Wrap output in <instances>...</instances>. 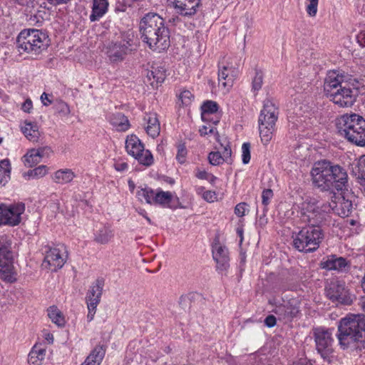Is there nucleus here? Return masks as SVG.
<instances>
[{"label": "nucleus", "instance_id": "nucleus-1", "mask_svg": "<svg viewBox=\"0 0 365 365\" xmlns=\"http://www.w3.org/2000/svg\"><path fill=\"white\" fill-rule=\"evenodd\" d=\"M139 31L142 41L153 51H164L170 46V31L164 19L156 13H148L140 20Z\"/></svg>", "mask_w": 365, "mask_h": 365}, {"label": "nucleus", "instance_id": "nucleus-2", "mask_svg": "<svg viewBox=\"0 0 365 365\" xmlns=\"http://www.w3.org/2000/svg\"><path fill=\"white\" fill-rule=\"evenodd\" d=\"M311 174L313 184L322 191L342 190L348 182L346 171L339 165L327 160L315 163Z\"/></svg>", "mask_w": 365, "mask_h": 365}, {"label": "nucleus", "instance_id": "nucleus-3", "mask_svg": "<svg viewBox=\"0 0 365 365\" xmlns=\"http://www.w3.org/2000/svg\"><path fill=\"white\" fill-rule=\"evenodd\" d=\"M361 307L365 311V297L361 299ZM336 336L343 349H361V344L365 341V317L351 315L342 318L338 324Z\"/></svg>", "mask_w": 365, "mask_h": 365}, {"label": "nucleus", "instance_id": "nucleus-4", "mask_svg": "<svg viewBox=\"0 0 365 365\" xmlns=\"http://www.w3.org/2000/svg\"><path fill=\"white\" fill-rule=\"evenodd\" d=\"M336 127L341 136L349 142L365 147V118L356 113H345L337 119Z\"/></svg>", "mask_w": 365, "mask_h": 365}, {"label": "nucleus", "instance_id": "nucleus-5", "mask_svg": "<svg viewBox=\"0 0 365 365\" xmlns=\"http://www.w3.org/2000/svg\"><path fill=\"white\" fill-rule=\"evenodd\" d=\"M49 41L48 36L39 30L24 29L18 35L16 46L21 54L26 53L37 56L47 49Z\"/></svg>", "mask_w": 365, "mask_h": 365}, {"label": "nucleus", "instance_id": "nucleus-6", "mask_svg": "<svg viewBox=\"0 0 365 365\" xmlns=\"http://www.w3.org/2000/svg\"><path fill=\"white\" fill-rule=\"evenodd\" d=\"M278 115L279 110L275 103L270 99H266L258 119L259 135L264 145L272 138Z\"/></svg>", "mask_w": 365, "mask_h": 365}, {"label": "nucleus", "instance_id": "nucleus-7", "mask_svg": "<svg viewBox=\"0 0 365 365\" xmlns=\"http://www.w3.org/2000/svg\"><path fill=\"white\" fill-rule=\"evenodd\" d=\"M330 207L326 203L319 207L315 199L307 198L299 207V217L302 222L307 223L309 226H320L329 217Z\"/></svg>", "mask_w": 365, "mask_h": 365}, {"label": "nucleus", "instance_id": "nucleus-8", "mask_svg": "<svg viewBox=\"0 0 365 365\" xmlns=\"http://www.w3.org/2000/svg\"><path fill=\"white\" fill-rule=\"evenodd\" d=\"M324 239L320 226H306L293 236V246L300 252H312L317 250Z\"/></svg>", "mask_w": 365, "mask_h": 365}, {"label": "nucleus", "instance_id": "nucleus-9", "mask_svg": "<svg viewBox=\"0 0 365 365\" xmlns=\"http://www.w3.org/2000/svg\"><path fill=\"white\" fill-rule=\"evenodd\" d=\"M137 196L141 201H145L151 205H158L163 208L176 210L182 208L178 197L173 198L172 192L163 191L160 188L153 190L146 187L141 188L137 192Z\"/></svg>", "mask_w": 365, "mask_h": 365}, {"label": "nucleus", "instance_id": "nucleus-10", "mask_svg": "<svg viewBox=\"0 0 365 365\" xmlns=\"http://www.w3.org/2000/svg\"><path fill=\"white\" fill-rule=\"evenodd\" d=\"M327 297L336 304L351 305L355 296L352 294L343 281L331 280L325 288Z\"/></svg>", "mask_w": 365, "mask_h": 365}, {"label": "nucleus", "instance_id": "nucleus-11", "mask_svg": "<svg viewBox=\"0 0 365 365\" xmlns=\"http://www.w3.org/2000/svg\"><path fill=\"white\" fill-rule=\"evenodd\" d=\"M316 349L322 358L327 359L333 352V338L331 331L324 327L312 329Z\"/></svg>", "mask_w": 365, "mask_h": 365}, {"label": "nucleus", "instance_id": "nucleus-12", "mask_svg": "<svg viewBox=\"0 0 365 365\" xmlns=\"http://www.w3.org/2000/svg\"><path fill=\"white\" fill-rule=\"evenodd\" d=\"M358 88H350L349 83H344L341 88L331 92L329 96L330 100L339 107L345 108L351 106L356 101L358 94Z\"/></svg>", "mask_w": 365, "mask_h": 365}, {"label": "nucleus", "instance_id": "nucleus-13", "mask_svg": "<svg viewBox=\"0 0 365 365\" xmlns=\"http://www.w3.org/2000/svg\"><path fill=\"white\" fill-rule=\"evenodd\" d=\"M176 12L185 17H192L201 5V0H167Z\"/></svg>", "mask_w": 365, "mask_h": 365}, {"label": "nucleus", "instance_id": "nucleus-14", "mask_svg": "<svg viewBox=\"0 0 365 365\" xmlns=\"http://www.w3.org/2000/svg\"><path fill=\"white\" fill-rule=\"evenodd\" d=\"M131 39H123L120 42L110 43L107 47V55L112 61L123 60L125 55L132 51Z\"/></svg>", "mask_w": 365, "mask_h": 365}, {"label": "nucleus", "instance_id": "nucleus-15", "mask_svg": "<svg viewBox=\"0 0 365 365\" xmlns=\"http://www.w3.org/2000/svg\"><path fill=\"white\" fill-rule=\"evenodd\" d=\"M212 257L217 263V269L225 271L230 267V257L227 248L221 245L219 240H215L212 245Z\"/></svg>", "mask_w": 365, "mask_h": 365}, {"label": "nucleus", "instance_id": "nucleus-16", "mask_svg": "<svg viewBox=\"0 0 365 365\" xmlns=\"http://www.w3.org/2000/svg\"><path fill=\"white\" fill-rule=\"evenodd\" d=\"M202 120L205 123H212L217 125L220 120V114L218 111L219 106L213 101H205L202 106Z\"/></svg>", "mask_w": 365, "mask_h": 365}, {"label": "nucleus", "instance_id": "nucleus-17", "mask_svg": "<svg viewBox=\"0 0 365 365\" xmlns=\"http://www.w3.org/2000/svg\"><path fill=\"white\" fill-rule=\"evenodd\" d=\"M345 76L336 71H331L327 73L324 81V88L326 93L329 96L331 92L341 88L344 83H348L344 80Z\"/></svg>", "mask_w": 365, "mask_h": 365}, {"label": "nucleus", "instance_id": "nucleus-18", "mask_svg": "<svg viewBox=\"0 0 365 365\" xmlns=\"http://www.w3.org/2000/svg\"><path fill=\"white\" fill-rule=\"evenodd\" d=\"M65 263L61 251L57 248H51L46 252L43 265L51 271L56 272L58 269L61 268Z\"/></svg>", "mask_w": 365, "mask_h": 365}, {"label": "nucleus", "instance_id": "nucleus-19", "mask_svg": "<svg viewBox=\"0 0 365 365\" xmlns=\"http://www.w3.org/2000/svg\"><path fill=\"white\" fill-rule=\"evenodd\" d=\"M336 199V201L332 200L328 204L326 203V205H329L331 207L330 211L333 210L336 215L341 217L349 216L352 212V202L346 199L344 197H339Z\"/></svg>", "mask_w": 365, "mask_h": 365}, {"label": "nucleus", "instance_id": "nucleus-20", "mask_svg": "<svg viewBox=\"0 0 365 365\" xmlns=\"http://www.w3.org/2000/svg\"><path fill=\"white\" fill-rule=\"evenodd\" d=\"M93 235V240L97 244L106 245L113 238L114 231L108 224L101 225L96 227Z\"/></svg>", "mask_w": 365, "mask_h": 365}, {"label": "nucleus", "instance_id": "nucleus-21", "mask_svg": "<svg viewBox=\"0 0 365 365\" xmlns=\"http://www.w3.org/2000/svg\"><path fill=\"white\" fill-rule=\"evenodd\" d=\"M349 266L347 260L342 257L336 255L327 256L326 259L321 262V267L327 270H336L342 272Z\"/></svg>", "mask_w": 365, "mask_h": 365}, {"label": "nucleus", "instance_id": "nucleus-22", "mask_svg": "<svg viewBox=\"0 0 365 365\" xmlns=\"http://www.w3.org/2000/svg\"><path fill=\"white\" fill-rule=\"evenodd\" d=\"M25 210V205L22 202H19L14 205H10L9 206L6 205V217H9L8 221H16L14 222H8L7 225L15 226L20 223L21 222V215L24 213Z\"/></svg>", "mask_w": 365, "mask_h": 365}, {"label": "nucleus", "instance_id": "nucleus-23", "mask_svg": "<svg viewBox=\"0 0 365 365\" xmlns=\"http://www.w3.org/2000/svg\"><path fill=\"white\" fill-rule=\"evenodd\" d=\"M299 312V308L290 302L277 305L273 309V312L279 317V319H292L297 317Z\"/></svg>", "mask_w": 365, "mask_h": 365}, {"label": "nucleus", "instance_id": "nucleus-24", "mask_svg": "<svg viewBox=\"0 0 365 365\" xmlns=\"http://www.w3.org/2000/svg\"><path fill=\"white\" fill-rule=\"evenodd\" d=\"M146 123L145 130L150 137H158L160 132V124L155 113H146L143 118Z\"/></svg>", "mask_w": 365, "mask_h": 365}, {"label": "nucleus", "instance_id": "nucleus-25", "mask_svg": "<svg viewBox=\"0 0 365 365\" xmlns=\"http://www.w3.org/2000/svg\"><path fill=\"white\" fill-rule=\"evenodd\" d=\"M11 245L12 242L9 236H0V263L14 262V253Z\"/></svg>", "mask_w": 365, "mask_h": 365}, {"label": "nucleus", "instance_id": "nucleus-26", "mask_svg": "<svg viewBox=\"0 0 365 365\" xmlns=\"http://www.w3.org/2000/svg\"><path fill=\"white\" fill-rule=\"evenodd\" d=\"M104 287V279L103 278H98L94 283L91 286L87 295L86 303L95 302L98 304L101 302L103 289Z\"/></svg>", "mask_w": 365, "mask_h": 365}, {"label": "nucleus", "instance_id": "nucleus-27", "mask_svg": "<svg viewBox=\"0 0 365 365\" xmlns=\"http://www.w3.org/2000/svg\"><path fill=\"white\" fill-rule=\"evenodd\" d=\"M108 121L118 131L125 132L130 126L128 118L122 113L117 112L108 116Z\"/></svg>", "mask_w": 365, "mask_h": 365}, {"label": "nucleus", "instance_id": "nucleus-28", "mask_svg": "<svg viewBox=\"0 0 365 365\" xmlns=\"http://www.w3.org/2000/svg\"><path fill=\"white\" fill-rule=\"evenodd\" d=\"M0 279L7 283H14L17 280L14 262L0 263Z\"/></svg>", "mask_w": 365, "mask_h": 365}, {"label": "nucleus", "instance_id": "nucleus-29", "mask_svg": "<svg viewBox=\"0 0 365 365\" xmlns=\"http://www.w3.org/2000/svg\"><path fill=\"white\" fill-rule=\"evenodd\" d=\"M108 0H93L92 11L89 16L90 21L93 22L98 21L108 11Z\"/></svg>", "mask_w": 365, "mask_h": 365}, {"label": "nucleus", "instance_id": "nucleus-30", "mask_svg": "<svg viewBox=\"0 0 365 365\" xmlns=\"http://www.w3.org/2000/svg\"><path fill=\"white\" fill-rule=\"evenodd\" d=\"M143 144L136 135H131L128 136L125 140V149L130 155L133 157L138 155L140 152L143 151Z\"/></svg>", "mask_w": 365, "mask_h": 365}, {"label": "nucleus", "instance_id": "nucleus-31", "mask_svg": "<svg viewBox=\"0 0 365 365\" xmlns=\"http://www.w3.org/2000/svg\"><path fill=\"white\" fill-rule=\"evenodd\" d=\"M235 70L231 67L223 66L219 70V83L224 88L231 87L235 78Z\"/></svg>", "mask_w": 365, "mask_h": 365}, {"label": "nucleus", "instance_id": "nucleus-32", "mask_svg": "<svg viewBox=\"0 0 365 365\" xmlns=\"http://www.w3.org/2000/svg\"><path fill=\"white\" fill-rule=\"evenodd\" d=\"M106 354V348L103 345H97L86 357L84 362L87 365H100Z\"/></svg>", "mask_w": 365, "mask_h": 365}, {"label": "nucleus", "instance_id": "nucleus-33", "mask_svg": "<svg viewBox=\"0 0 365 365\" xmlns=\"http://www.w3.org/2000/svg\"><path fill=\"white\" fill-rule=\"evenodd\" d=\"M76 178V174L71 169H60L56 170L53 180L57 184L64 185L71 182Z\"/></svg>", "mask_w": 365, "mask_h": 365}, {"label": "nucleus", "instance_id": "nucleus-34", "mask_svg": "<svg viewBox=\"0 0 365 365\" xmlns=\"http://www.w3.org/2000/svg\"><path fill=\"white\" fill-rule=\"evenodd\" d=\"M265 180V177L263 178L262 182V204L264 206V211L267 212L268 210L267 206L269 205L271 200L274 197L273 190L271 189V187L273 185V180L271 178H269L267 185L266 187L265 182L264 180Z\"/></svg>", "mask_w": 365, "mask_h": 365}, {"label": "nucleus", "instance_id": "nucleus-35", "mask_svg": "<svg viewBox=\"0 0 365 365\" xmlns=\"http://www.w3.org/2000/svg\"><path fill=\"white\" fill-rule=\"evenodd\" d=\"M21 131L29 140L32 142L38 141L40 132L36 123L25 121L24 125L21 127Z\"/></svg>", "mask_w": 365, "mask_h": 365}, {"label": "nucleus", "instance_id": "nucleus-36", "mask_svg": "<svg viewBox=\"0 0 365 365\" xmlns=\"http://www.w3.org/2000/svg\"><path fill=\"white\" fill-rule=\"evenodd\" d=\"M351 174L359 180L365 178V155L360 156L351 164Z\"/></svg>", "mask_w": 365, "mask_h": 365}, {"label": "nucleus", "instance_id": "nucleus-37", "mask_svg": "<svg viewBox=\"0 0 365 365\" xmlns=\"http://www.w3.org/2000/svg\"><path fill=\"white\" fill-rule=\"evenodd\" d=\"M48 316L53 323L58 327H63L66 321L63 313L55 306H51L48 309Z\"/></svg>", "mask_w": 365, "mask_h": 365}, {"label": "nucleus", "instance_id": "nucleus-38", "mask_svg": "<svg viewBox=\"0 0 365 365\" xmlns=\"http://www.w3.org/2000/svg\"><path fill=\"white\" fill-rule=\"evenodd\" d=\"M11 164L8 159L0 161V185H4L10 179Z\"/></svg>", "mask_w": 365, "mask_h": 365}, {"label": "nucleus", "instance_id": "nucleus-39", "mask_svg": "<svg viewBox=\"0 0 365 365\" xmlns=\"http://www.w3.org/2000/svg\"><path fill=\"white\" fill-rule=\"evenodd\" d=\"M37 153H36L34 150V148L29 150L26 153V155L24 156V165L26 167L32 168L41 162L39 155H38Z\"/></svg>", "mask_w": 365, "mask_h": 365}, {"label": "nucleus", "instance_id": "nucleus-40", "mask_svg": "<svg viewBox=\"0 0 365 365\" xmlns=\"http://www.w3.org/2000/svg\"><path fill=\"white\" fill-rule=\"evenodd\" d=\"M207 125H203L199 128V133L200 136H206L209 134H213L215 140L220 142V135L215 127L216 125H213L212 123H207Z\"/></svg>", "mask_w": 365, "mask_h": 365}, {"label": "nucleus", "instance_id": "nucleus-41", "mask_svg": "<svg viewBox=\"0 0 365 365\" xmlns=\"http://www.w3.org/2000/svg\"><path fill=\"white\" fill-rule=\"evenodd\" d=\"M138 161L145 165V166H150L153 163V157L152 153L148 150H145L143 148V151L140 152L138 155L134 157Z\"/></svg>", "mask_w": 365, "mask_h": 365}, {"label": "nucleus", "instance_id": "nucleus-42", "mask_svg": "<svg viewBox=\"0 0 365 365\" xmlns=\"http://www.w3.org/2000/svg\"><path fill=\"white\" fill-rule=\"evenodd\" d=\"M207 159L209 163L214 166L220 165L224 162H228L220 151H212L208 154Z\"/></svg>", "mask_w": 365, "mask_h": 365}, {"label": "nucleus", "instance_id": "nucleus-43", "mask_svg": "<svg viewBox=\"0 0 365 365\" xmlns=\"http://www.w3.org/2000/svg\"><path fill=\"white\" fill-rule=\"evenodd\" d=\"M153 73H154L155 76H153V81L150 82L152 86H153L154 81H155L157 84L164 81L165 78V71L163 68H153L152 70H150V74L153 75Z\"/></svg>", "mask_w": 365, "mask_h": 365}, {"label": "nucleus", "instance_id": "nucleus-44", "mask_svg": "<svg viewBox=\"0 0 365 365\" xmlns=\"http://www.w3.org/2000/svg\"><path fill=\"white\" fill-rule=\"evenodd\" d=\"M187 154V150L185 143H178L177 145V154H176V160L180 164H182L186 160V157Z\"/></svg>", "mask_w": 365, "mask_h": 365}, {"label": "nucleus", "instance_id": "nucleus-45", "mask_svg": "<svg viewBox=\"0 0 365 365\" xmlns=\"http://www.w3.org/2000/svg\"><path fill=\"white\" fill-rule=\"evenodd\" d=\"M263 84V73L261 71H256L255 76L253 78L252 86V90L258 91L261 89Z\"/></svg>", "mask_w": 365, "mask_h": 365}, {"label": "nucleus", "instance_id": "nucleus-46", "mask_svg": "<svg viewBox=\"0 0 365 365\" xmlns=\"http://www.w3.org/2000/svg\"><path fill=\"white\" fill-rule=\"evenodd\" d=\"M220 144L221 148H222V154L223 156L226 158V160L228 162L231 163V155H232V150L230 145V142L225 140L223 142H222L220 140V142H218Z\"/></svg>", "mask_w": 365, "mask_h": 365}, {"label": "nucleus", "instance_id": "nucleus-47", "mask_svg": "<svg viewBox=\"0 0 365 365\" xmlns=\"http://www.w3.org/2000/svg\"><path fill=\"white\" fill-rule=\"evenodd\" d=\"M250 143H244L242 145V160L244 164H247L250 161Z\"/></svg>", "mask_w": 365, "mask_h": 365}, {"label": "nucleus", "instance_id": "nucleus-48", "mask_svg": "<svg viewBox=\"0 0 365 365\" xmlns=\"http://www.w3.org/2000/svg\"><path fill=\"white\" fill-rule=\"evenodd\" d=\"M194 96L188 90L182 91L179 96V98L183 106H188L190 104Z\"/></svg>", "mask_w": 365, "mask_h": 365}, {"label": "nucleus", "instance_id": "nucleus-49", "mask_svg": "<svg viewBox=\"0 0 365 365\" xmlns=\"http://www.w3.org/2000/svg\"><path fill=\"white\" fill-rule=\"evenodd\" d=\"M30 353L38 358L43 360L46 356V349L41 345H34Z\"/></svg>", "mask_w": 365, "mask_h": 365}, {"label": "nucleus", "instance_id": "nucleus-50", "mask_svg": "<svg viewBox=\"0 0 365 365\" xmlns=\"http://www.w3.org/2000/svg\"><path fill=\"white\" fill-rule=\"evenodd\" d=\"M47 173V168L46 165H40L34 170L29 172V174L35 177H43Z\"/></svg>", "mask_w": 365, "mask_h": 365}, {"label": "nucleus", "instance_id": "nucleus-51", "mask_svg": "<svg viewBox=\"0 0 365 365\" xmlns=\"http://www.w3.org/2000/svg\"><path fill=\"white\" fill-rule=\"evenodd\" d=\"M97 306L98 304H96V302H95L94 303L88 302L87 307L88 309V313L87 314V321L88 322H91L93 319Z\"/></svg>", "mask_w": 365, "mask_h": 365}, {"label": "nucleus", "instance_id": "nucleus-52", "mask_svg": "<svg viewBox=\"0 0 365 365\" xmlns=\"http://www.w3.org/2000/svg\"><path fill=\"white\" fill-rule=\"evenodd\" d=\"M36 153H38V155H39V159H41L44 157H48L49 155L52 153L51 148L48 146L40 147L38 148L34 149Z\"/></svg>", "mask_w": 365, "mask_h": 365}, {"label": "nucleus", "instance_id": "nucleus-53", "mask_svg": "<svg viewBox=\"0 0 365 365\" xmlns=\"http://www.w3.org/2000/svg\"><path fill=\"white\" fill-rule=\"evenodd\" d=\"M247 206V204L246 202L237 204L235 207V214L238 217L245 216Z\"/></svg>", "mask_w": 365, "mask_h": 365}, {"label": "nucleus", "instance_id": "nucleus-54", "mask_svg": "<svg viewBox=\"0 0 365 365\" xmlns=\"http://www.w3.org/2000/svg\"><path fill=\"white\" fill-rule=\"evenodd\" d=\"M6 210V205H0V225H7V222H9V217H6V213L5 212ZM10 222H14V221H9Z\"/></svg>", "mask_w": 365, "mask_h": 365}, {"label": "nucleus", "instance_id": "nucleus-55", "mask_svg": "<svg viewBox=\"0 0 365 365\" xmlns=\"http://www.w3.org/2000/svg\"><path fill=\"white\" fill-rule=\"evenodd\" d=\"M356 39L361 47H365V27L362 28L356 34Z\"/></svg>", "mask_w": 365, "mask_h": 365}, {"label": "nucleus", "instance_id": "nucleus-56", "mask_svg": "<svg viewBox=\"0 0 365 365\" xmlns=\"http://www.w3.org/2000/svg\"><path fill=\"white\" fill-rule=\"evenodd\" d=\"M202 197L207 202H214L216 199V193L214 191L207 190L203 193Z\"/></svg>", "mask_w": 365, "mask_h": 365}, {"label": "nucleus", "instance_id": "nucleus-57", "mask_svg": "<svg viewBox=\"0 0 365 365\" xmlns=\"http://www.w3.org/2000/svg\"><path fill=\"white\" fill-rule=\"evenodd\" d=\"M42 361L41 359L38 358V356H36L31 353L29 354L28 358V363L29 365H41Z\"/></svg>", "mask_w": 365, "mask_h": 365}, {"label": "nucleus", "instance_id": "nucleus-58", "mask_svg": "<svg viewBox=\"0 0 365 365\" xmlns=\"http://www.w3.org/2000/svg\"><path fill=\"white\" fill-rule=\"evenodd\" d=\"M195 175L200 180H208L210 178V173L205 170H201L199 168L196 169Z\"/></svg>", "mask_w": 365, "mask_h": 365}, {"label": "nucleus", "instance_id": "nucleus-59", "mask_svg": "<svg viewBox=\"0 0 365 365\" xmlns=\"http://www.w3.org/2000/svg\"><path fill=\"white\" fill-rule=\"evenodd\" d=\"M58 111L64 115H68L70 113V109L67 103L63 101L58 103Z\"/></svg>", "mask_w": 365, "mask_h": 365}, {"label": "nucleus", "instance_id": "nucleus-60", "mask_svg": "<svg viewBox=\"0 0 365 365\" xmlns=\"http://www.w3.org/2000/svg\"><path fill=\"white\" fill-rule=\"evenodd\" d=\"M277 322L276 317L274 315H269L264 319V324L267 327L271 328L275 326Z\"/></svg>", "mask_w": 365, "mask_h": 365}, {"label": "nucleus", "instance_id": "nucleus-61", "mask_svg": "<svg viewBox=\"0 0 365 365\" xmlns=\"http://www.w3.org/2000/svg\"><path fill=\"white\" fill-rule=\"evenodd\" d=\"M114 168L118 172H123L128 168V165L125 162H116L114 163Z\"/></svg>", "mask_w": 365, "mask_h": 365}, {"label": "nucleus", "instance_id": "nucleus-62", "mask_svg": "<svg viewBox=\"0 0 365 365\" xmlns=\"http://www.w3.org/2000/svg\"><path fill=\"white\" fill-rule=\"evenodd\" d=\"M33 108V103L31 99H26L22 104L21 109L26 113H30Z\"/></svg>", "mask_w": 365, "mask_h": 365}, {"label": "nucleus", "instance_id": "nucleus-63", "mask_svg": "<svg viewBox=\"0 0 365 365\" xmlns=\"http://www.w3.org/2000/svg\"><path fill=\"white\" fill-rule=\"evenodd\" d=\"M41 100L44 106H48L52 103V101L48 98V94L46 93H43L41 96Z\"/></svg>", "mask_w": 365, "mask_h": 365}, {"label": "nucleus", "instance_id": "nucleus-64", "mask_svg": "<svg viewBox=\"0 0 365 365\" xmlns=\"http://www.w3.org/2000/svg\"><path fill=\"white\" fill-rule=\"evenodd\" d=\"M299 365H316V362L309 359H300Z\"/></svg>", "mask_w": 365, "mask_h": 365}]
</instances>
